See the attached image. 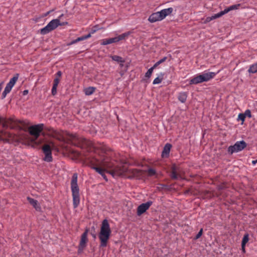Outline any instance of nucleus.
<instances>
[{
    "instance_id": "19",
    "label": "nucleus",
    "mask_w": 257,
    "mask_h": 257,
    "mask_svg": "<svg viewBox=\"0 0 257 257\" xmlns=\"http://www.w3.org/2000/svg\"><path fill=\"white\" fill-rule=\"evenodd\" d=\"M187 98V94L186 92H180L178 95V99L182 103H184Z\"/></svg>"
},
{
    "instance_id": "35",
    "label": "nucleus",
    "mask_w": 257,
    "mask_h": 257,
    "mask_svg": "<svg viewBox=\"0 0 257 257\" xmlns=\"http://www.w3.org/2000/svg\"><path fill=\"white\" fill-rule=\"evenodd\" d=\"M111 39L112 43H116V42H118L119 41L118 36L114 37V38H111Z\"/></svg>"
},
{
    "instance_id": "1",
    "label": "nucleus",
    "mask_w": 257,
    "mask_h": 257,
    "mask_svg": "<svg viewBox=\"0 0 257 257\" xmlns=\"http://www.w3.org/2000/svg\"><path fill=\"white\" fill-rule=\"evenodd\" d=\"M99 165L109 169V170L107 172L111 174L113 177L120 176L126 171L125 168L120 165L117 164L114 161H110L108 158L104 159Z\"/></svg>"
},
{
    "instance_id": "4",
    "label": "nucleus",
    "mask_w": 257,
    "mask_h": 257,
    "mask_svg": "<svg viewBox=\"0 0 257 257\" xmlns=\"http://www.w3.org/2000/svg\"><path fill=\"white\" fill-rule=\"evenodd\" d=\"M218 72L217 73L204 71L191 79L189 80V84L196 85L204 82H207L213 78Z\"/></svg>"
},
{
    "instance_id": "47",
    "label": "nucleus",
    "mask_w": 257,
    "mask_h": 257,
    "mask_svg": "<svg viewBox=\"0 0 257 257\" xmlns=\"http://www.w3.org/2000/svg\"><path fill=\"white\" fill-rule=\"evenodd\" d=\"M50 13V12H48L46 15H45V16H46L47 15H48Z\"/></svg>"
},
{
    "instance_id": "38",
    "label": "nucleus",
    "mask_w": 257,
    "mask_h": 257,
    "mask_svg": "<svg viewBox=\"0 0 257 257\" xmlns=\"http://www.w3.org/2000/svg\"><path fill=\"white\" fill-rule=\"evenodd\" d=\"M9 93V92L7 91L6 90H4L2 95V99L5 98Z\"/></svg>"
},
{
    "instance_id": "26",
    "label": "nucleus",
    "mask_w": 257,
    "mask_h": 257,
    "mask_svg": "<svg viewBox=\"0 0 257 257\" xmlns=\"http://www.w3.org/2000/svg\"><path fill=\"white\" fill-rule=\"evenodd\" d=\"M249 240V234L248 233H246L244 235L243 238L242 239L241 244L246 245L247 242Z\"/></svg>"
},
{
    "instance_id": "24",
    "label": "nucleus",
    "mask_w": 257,
    "mask_h": 257,
    "mask_svg": "<svg viewBox=\"0 0 257 257\" xmlns=\"http://www.w3.org/2000/svg\"><path fill=\"white\" fill-rule=\"evenodd\" d=\"M130 34L131 33L130 32H128L118 36L119 41L124 40L126 37H127L130 35Z\"/></svg>"
},
{
    "instance_id": "21",
    "label": "nucleus",
    "mask_w": 257,
    "mask_h": 257,
    "mask_svg": "<svg viewBox=\"0 0 257 257\" xmlns=\"http://www.w3.org/2000/svg\"><path fill=\"white\" fill-rule=\"evenodd\" d=\"M248 72L250 73H255L257 72V62L250 66Z\"/></svg>"
},
{
    "instance_id": "23",
    "label": "nucleus",
    "mask_w": 257,
    "mask_h": 257,
    "mask_svg": "<svg viewBox=\"0 0 257 257\" xmlns=\"http://www.w3.org/2000/svg\"><path fill=\"white\" fill-rule=\"evenodd\" d=\"M91 168L96 171L98 173L102 175L105 172V170L101 168V167L92 166Z\"/></svg>"
},
{
    "instance_id": "42",
    "label": "nucleus",
    "mask_w": 257,
    "mask_h": 257,
    "mask_svg": "<svg viewBox=\"0 0 257 257\" xmlns=\"http://www.w3.org/2000/svg\"><path fill=\"white\" fill-rule=\"evenodd\" d=\"M101 176H102V177L103 178V179H104L105 181H107V177H106V175H105L104 173L103 174H102V175H101Z\"/></svg>"
},
{
    "instance_id": "34",
    "label": "nucleus",
    "mask_w": 257,
    "mask_h": 257,
    "mask_svg": "<svg viewBox=\"0 0 257 257\" xmlns=\"http://www.w3.org/2000/svg\"><path fill=\"white\" fill-rule=\"evenodd\" d=\"M202 231H203V230L202 229H200V231H199V232L197 234V235H196V237H195V238L196 239H198L199 238L202 234Z\"/></svg>"
},
{
    "instance_id": "3",
    "label": "nucleus",
    "mask_w": 257,
    "mask_h": 257,
    "mask_svg": "<svg viewBox=\"0 0 257 257\" xmlns=\"http://www.w3.org/2000/svg\"><path fill=\"white\" fill-rule=\"evenodd\" d=\"M71 189L73 197V205L74 208H76L80 203L79 189L77 184V175H73L71 181Z\"/></svg>"
},
{
    "instance_id": "7",
    "label": "nucleus",
    "mask_w": 257,
    "mask_h": 257,
    "mask_svg": "<svg viewBox=\"0 0 257 257\" xmlns=\"http://www.w3.org/2000/svg\"><path fill=\"white\" fill-rule=\"evenodd\" d=\"M68 25L67 22L61 23L59 19L51 20L45 27L40 30L42 35H46L56 29L59 26H65Z\"/></svg>"
},
{
    "instance_id": "5",
    "label": "nucleus",
    "mask_w": 257,
    "mask_h": 257,
    "mask_svg": "<svg viewBox=\"0 0 257 257\" xmlns=\"http://www.w3.org/2000/svg\"><path fill=\"white\" fill-rule=\"evenodd\" d=\"M173 11L172 8L162 10L159 12L152 14L148 18L150 23H155L164 20L167 16L171 15Z\"/></svg>"
},
{
    "instance_id": "29",
    "label": "nucleus",
    "mask_w": 257,
    "mask_h": 257,
    "mask_svg": "<svg viewBox=\"0 0 257 257\" xmlns=\"http://www.w3.org/2000/svg\"><path fill=\"white\" fill-rule=\"evenodd\" d=\"M171 177L173 179H177L178 178V176L175 171V167L172 168V172L171 175Z\"/></svg>"
},
{
    "instance_id": "31",
    "label": "nucleus",
    "mask_w": 257,
    "mask_h": 257,
    "mask_svg": "<svg viewBox=\"0 0 257 257\" xmlns=\"http://www.w3.org/2000/svg\"><path fill=\"white\" fill-rule=\"evenodd\" d=\"M147 172L148 173L149 175L150 176H153L156 174L155 170L152 168L149 169Z\"/></svg>"
},
{
    "instance_id": "30",
    "label": "nucleus",
    "mask_w": 257,
    "mask_h": 257,
    "mask_svg": "<svg viewBox=\"0 0 257 257\" xmlns=\"http://www.w3.org/2000/svg\"><path fill=\"white\" fill-rule=\"evenodd\" d=\"M245 116L243 113H239L238 115V119L241 120L242 121L241 124H243L244 119H245Z\"/></svg>"
},
{
    "instance_id": "25",
    "label": "nucleus",
    "mask_w": 257,
    "mask_h": 257,
    "mask_svg": "<svg viewBox=\"0 0 257 257\" xmlns=\"http://www.w3.org/2000/svg\"><path fill=\"white\" fill-rule=\"evenodd\" d=\"M167 60V57H164L162 59H161L159 61H157L154 65L152 66L154 69L157 67L160 64L165 62Z\"/></svg>"
},
{
    "instance_id": "46",
    "label": "nucleus",
    "mask_w": 257,
    "mask_h": 257,
    "mask_svg": "<svg viewBox=\"0 0 257 257\" xmlns=\"http://www.w3.org/2000/svg\"><path fill=\"white\" fill-rule=\"evenodd\" d=\"M63 14H62V15H60V16L58 18V19H59V20H60L61 18H62V17H63Z\"/></svg>"
},
{
    "instance_id": "43",
    "label": "nucleus",
    "mask_w": 257,
    "mask_h": 257,
    "mask_svg": "<svg viewBox=\"0 0 257 257\" xmlns=\"http://www.w3.org/2000/svg\"><path fill=\"white\" fill-rule=\"evenodd\" d=\"M57 75H58V77H60L62 75V73L60 71H59L57 72Z\"/></svg>"
},
{
    "instance_id": "28",
    "label": "nucleus",
    "mask_w": 257,
    "mask_h": 257,
    "mask_svg": "<svg viewBox=\"0 0 257 257\" xmlns=\"http://www.w3.org/2000/svg\"><path fill=\"white\" fill-rule=\"evenodd\" d=\"M154 70V68L152 67L151 68H150L148 71L145 74V77H147L148 78H150V77L152 75V74L153 73V70Z\"/></svg>"
},
{
    "instance_id": "8",
    "label": "nucleus",
    "mask_w": 257,
    "mask_h": 257,
    "mask_svg": "<svg viewBox=\"0 0 257 257\" xmlns=\"http://www.w3.org/2000/svg\"><path fill=\"white\" fill-rule=\"evenodd\" d=\"M247 146L244 141H237L234 145L230 146L228 148L227 151L229 154H232L243 150Z\"/></svg>"
},
{
    "instance_id": "6",
    "label": "nucleus",
    "mask_w": 257,
    "mask_h": 257,
    "mask_svg": "<svg viewBox=\"0 0 257 257\" xmlns=\"http://www.w3.org/2000/svg\"><path fill=\"white\" fill-rule=\"evenodd\" d=\"M44 128V124H39L37 125H34L30 126L28 131L30 134L33 137L31 140L32 143L35 144L36 145H39L41 143V141H39L36 142V140L39 137L41 133L42 132Z\"/></svg>"
},
{
    "instance_id": "33",
    "label": "nucleus",
    "mask_w": 257,
    "mask_h": 257,
    "mask_svg": "<svg viewBox=\"0 0 257 257\" xmlns=\"http://www.w3.org/2000/svg\"><path fill=\"white\" fill-rule=\"evenodd\" d=\"M58 86L56 85H53L52 88V94L53 95H55L57 93V88Z\"/></svg>"
},
{
    "instance_id": "27",
    "label": "nucleus",
    "mask_w": 257,
    "mask_h": 257,
    "mask_svg": "<svg viewBox=\"0 0 257 257\" xmlns=\"http://www.w3.org/2000/svg\"><path fill=\"white\" fill-rule=\"evenodd\" d=\"M111 43H112L111 39V38H109L102 40L101 44L102 45H106Z\"/></svg>"
},
{
    "instance_id": "17",
    "label": "nucleus",
    "mask_w": 257,
    "mask_h": 257,
    "mask_svg": "<svg viewBox=\"0 0 257 257\" xmlns=\"http://www.w3.org/2000/svg\"><path fill=\"white\" fill-rule=\"evenodd\" d=\"M239 6H240L239 4L233 5L230 6V7H229L228 8H227L226 9H225L223 11H221L222 16L227 14V13H228L229 12H230L232 10L237 9L239 8Z\"/></svg>"
},
{
    "instance_id": "18",
    "label": "nucleus",
    "mask_w": 257,
    "mask_h": 257,
    "mask_svg": "<svg viewBox=\"0 0 257 257\" xmlns=\"http://www.w3.org/2000/svg\"><path fill=\"white\" fill-rule=\"evenodd\" d=\"M110 57L111 58L112 60L116 61L118 63H120V65L121 66H123V63L125 61L122 57L117 55L111 56Z\"/></svg>"
},
{
    "instance_id": "39",
    "label": "nucleus",
    "mask_w": 257,
    "mask_h": 257,
    "mask_svg": "<svg viewBox=\"0 0 257 257\" xmlns=\"http://www.w3.org/2000/svg\"><path fill=\"white\" fill-rule=\"evenodd\" d=\"M99 28H98L97 26H95V27H94V29H92V30H91V32H90V33H91V34H93V33H94L95 32H96V31H97V30H99Z\"/></svg>"
},
{
    "instance_id": "16",
    "label": "nucleus",
    "mask_w": 257,
    "mask_h": 257,
    "mask_svg": "<svg viewBox=\"0 0 257 257\" xmlns=\"http://www.w3.org/2000/svg\"><path fill=\"white\" fill-rule=\"evenodd\" d=\"M221 16H222V15L221 12H220L219 13L215 14L211 17H207L206 18V19L205 20L204 23V24L208 23L213 20H215L216 19L221 17Z\"/></svg>"
},
{
    "instance_id": "20",
    "label": "nucleus",
    "mask_w": 257,
    "mask_h": 257,
    "mask_svg": "<svg viewBox=\"0 0 257 257\" xmlns=\"http://www.w3.org/2000/svg\"><path fill=\"white\" fill-rule=\"evenodd\" d=\"M164 73H161L159 74L158 76L153 81V84H160L163 79Z\"/></svg>"
},
{
    "instance_id": "14",
    "label": "nucleus",
    "mask_w": 257,
    "mask_h": 257,
    "mask_svg": "<svg viewBox=\"0 0 257 257\" xmlns=\"http://www.w3.org/2000/svg\"><path fill=\"white\" fill-rule=\"evenodd\" d=\"M171 147L172 145L169 143H167L165 145L162 153V157H168L169 156Z\"/></svg>"
},
{
    "instance_id": "44",
    "label": "nucleus",
    "mask_w": 257,
    "mask_h": 257,
    "mask_svg": "<svg viewBox=\"0 0 257 257\" xmlns=\"http://www.w3.org/2000/svg\"><path fill=\"white\" fill-rule=\"evenodd\" d=\"M256 163H257V160H253V161H252V165H255Z\"/></svg>"
},
{
    "instance_id": "37",
    "label": "nucleus",
    "mask_w": 257,
    "mask_h": 257,
    "mask_svg": "<svg viewBox=\"0 0 257 257\" xmlns=\"http://www.w3.org/2000/svg\"><path fill=\"white\" fill-rule=\"evenodd\" d=\"M84 40L83 36L82 37H78L77 39H76L73 43H76L79 41Z\"/></svg>"
},
{
    "instance_id": "9",
    "label": "nucleus",
    "mask_w": 257,
    "mask_h": 257,
    "mask_svg": "<svg viewBox=\"0 0 257 257\" xmlns=\"http://www.w3.org/2000/svg\"><path fill=\"white\" fill-rule=\"evenodd\" d=\"M54 147L53 142H50L49 144L45 145L42 148V151L45 154L44 160L47 162L52 161L51 149Z\"/></svg>"
},
{
    "instance_id": "22",
    "label": "nucleus",
    "mask_w": 257,
    "mask_h": 257,
    "mask_svg": "<svg viewBox=\"0 0 257 257\" xmlns=\"http://www.w3.org/2000/svg\"><path fill=\"white\" fill-rule=\"evenodd\" d=\"M95 90V88L92 87H89L88 88H86L84 90L85 94L86 95H90L92 94Z\"/></svg>"
},
{
    "instance_id": "2",
    "label": "nucleus",
    "mask_w": 257,
    "mask_h": 257,
    "mask_svg": "<svg viewBox=\"0 0 257 257\" xmlns=\"http://www.w3.org/2000/svg\"><path fill=\"white\" fill-rule=\"evenodd\" d=\"M111 234V229L107 219H104L102 222L100 230L98 235L100 241V246L105 247Z\"/></svg>"
},
{
    "instance_id": "40",
    "label": "nucleus",
    "mask_w": 257,
    "mask_h": 257,
    "mask_svg": "<svg viewBox=\"0 0 257 257\" xmlns=\"http://www.w3.org/2000/svg\"><path fill=\"white\" fill-rule=\"evenodd\" d=\"M91 34L90 33L86 35L83 36L84 40L90 38L91 37Z\"/></svg>"
},
{
    "instance_id": "10",
    "label": "nucleus",
    "mask_w": 257,
    "mask_h": 257,
    "mask_svg": "<svg viewBox=\"0 0 257 257\" xmlns=\"http://www.w3.org/2000/svg\"><path fill=\"white\" fill-rule=\"evenodd\" d=\"M152 204V201H148L146 203H143L139 205L137 209V214L141 215L148 210Z\"/></svg>"
},
{
    "instance_id": "41",
    "label": "nucleus",
    "mask_w": 257,
    "mask_h": 257,
    "mask_svg": "<svg viewBox=\"0 0 257 257\" xmlns=\"http://www.w3.org/2000/svg\"><path fill=\"white\" fill-rule=\"evenodd\" d=\"M245 245L244 244H241V250L244 253L245 252Z\"/></svg>"
},
{
    "instance_id": "32",
    "label": "nucleus",
    "mask_w": 257,
    "mask_h": 257,
    "mask_svg": "<svg viewBox=\"0 0 257 257\" xmlns=\"http://www.w3.org/2000/svg\"><path fill=\"white\" fill-rule=\"evenodd\" d=\"M243 114L244 115L245 117L247 116L249 118L251 117V111L249 109H246Z\"/></svg>"
},
{
    "instance_id": "36",
    "label": "nucleus",
    "mask_w": 257,
    "mask_h": 257,
    "mask_svg": "<svg viewBox=\"0 0 257 257\" xmlns=\"http://www.w3.org/2000/svg\"><path fill=\"white\" fill-rule=\"evenodd\" d=\"M59 79L58 78H55L54 80V83L53 85L58 86L59 83Z\"/></svg>"
},
{
    "instance_id": "15",
    "label": "nucleus",
    "mask_w": 257,
    "mask_h": 257,
    "mask_svg": "<svg viewBox=\"0 0 257 257\" xmlns=\"http://www.w3.org/2000/svg\"><path fill=\"white\" fill-rule=\"evenodd\" d=\"M28 200L29 201V203L35 208V209L37 211H40L41 210V207L38 203V202L33 198H31L30 197H28Z\"/></svg>"
},
{
    "instance_id": "12",
    "label": "nucleus",
    "mask_w": 257,
    "mask_h": 257,
    "mask_svg": "<svg viewBox=\"0 0 257 257\" xmlns=\"http://www.w3.org/2000/svg\"><path fill=\"white\" fill-rule=\"evenodd\" d=\"M87 233L88 230H87L81 235L79 243V251H82L86 246V243L88 241Z\"/></svg>"
},
{
    "instance_id": "13",
    "label": "nucleus",
    "mask_w": 257,
    "mask_h": 257,
    "mask_svg": "<svg viewBox=\"0 0 257 257\" xmlns=\"http://www.w3.org/2000/svg\"><path fill=\"white\" fill-rule=\"evenodd\" d=\"M12 138V135L6 131L0 132V140L4 142H8L9 139Z\"/></svg>"
},
{
    "instance_id": "11",
    "label": "nucleus",
    "mask_w": 257,
    "mask_h": 257,
    "mask_svg": "<svg viewBox=\"0 0 257 257\" xmlns=\"http://www.w3.org/2000/svg\"><path fill=\"white\" fill-rule=\"evenodd\" d=\"M19 78V74H16L15 76L10 79L9 82L7 84L5 90H6L7 91L9 92V93L11 91L12 88L15 85L16 82L18 80Z\"/></svg>"
},
{
    "instance_id": "45",
    "label": "nucleus",
    "mask_w": 257,
    "mask_h": 257,
    "mask_svg": "<svg viewBox=\"0 0 257 257\" xmlns=\"http://www.w3.org/2000/svg\"><path fill=\"white\" fill-rule=\"evenodd\" d=\"M28 93V90H24V91H23V94H24V95H25V94H27Z\"/></svg>"
}]
</instances>
